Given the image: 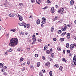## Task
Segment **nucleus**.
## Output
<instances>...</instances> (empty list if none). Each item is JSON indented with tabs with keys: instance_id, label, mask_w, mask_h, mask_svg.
I'll use <instances>...</instances> for the list:
<instances>
[{
	"instance_id": "obj_1",
	"label": "nucleus",
	"mask_w": 76,
	"mask_h": 76,
	"mask_svg": "<svg viewBox=\"0 0 76 76\" xmlns=\"http://www.w3.org/2000/svg\"><path fill=\"white\" fill-rule=\"evenodd\" d=\"M18 39L17 38H12L10 40L9 45L10 47H14L18 44Z\"/></svg>"
},
{
	"instance_id": "obj_2",
	"label": "nucleus",
	"mask_w": 76,
	"mask_h": 76,
	"mask_svg": "<svg viewBox=\"0 0 76 76\" xmlns=\"http://www.w3.org/2000/svg\"><path fill=\"white\" fill-rule=\"evenodd\" d=\"M67 25H66V24H64V27L62 29V30L63 31H66V29H67Z\"/></svg>"
},
{
	"instance_id": "obj_3",
	"label": "nucleus",
	"mask_w": 76,
	"mask_h": 76,
	"mask_svg": "<svg viewBox=\"0 0 76 76\" xmlns=\"http://www.w3.org/2000/svg\"><path fill=\"white\" fill-rule=\"evenodd\" d=\"M63 11H64V8H61L59 10H58V13H61L63 12Z\"/></svg>"
},
{
	"instance_id": "obj_4",
	"label": "nucleus",
	"mask_w": 76,
	"mask_h": 76,
	"mask_svg": "<svg viewBox=\"0 0 76 76\" xmlns=\"http://www.w3.org/2000/svg\"><path fill=\"white\" fill-rule=\"evenodd\" d=\"M18 15L19 18V19L20 20V21H22V20H23V17L21 16H20V15H19V14H18Z\"/></svg>"
},
{
	"instance_id": "obj_5",
	"label": "nucleus",
	"mask_w": 76,
	"mask_h": 76,
	"mask_svg": "<svg viewBox=\"0 0 76 76\" xmlns=\"http://www.w3.org/2000/svg\"><path fill=\"white\" fill-rule=\"evenodd\" d=\"M73 60L75 61L74 62L75 65H76V56H75L73 58Z\"/></svg>"
},
{
	"instance_id": "obj_6",
	"label": "nucleus",
	"mask_w": 76,
	"mask_h": 76,
	"mask_svg": "<svg viewBox=\"0 0 76 76\" xmlns=\"http://www.w3.org/2000/svg\"><path fill=\"white\" fill-rule=\"evenodd\" d=\"M9 16L11 18H13V17L15 16V14L13 13H10L9 15Z\"/></svg>"
},
{
	"instance_id": "obj_7",
	"label": "nucleus",
	"mask_w": 76,
	"mask_h": 76,
	"mask_svg": "<svg viewBox=\"0 0 76 76\" xmlns=\"http://www.w3.org/2000/svg\"><path fill=\"white\" fill-rule=\"evenodd\" d=\"M54 7H52L51 8V12L52 13H54Z\"/></svg>"
},
{
	"instance_id": "obj_8",
	"label": "nucleus",
	"mask_w": 76,
	"mask_h": 76,
	"mask_svg": "<svg viewBox=\"0 0 76 76\" xmlns=\"http://www.w3.org/2000/svg\"><path fill=\"white\" fill-rule=\"evenodd\" d=\"M74 47H74V46L73 45H71L70 46V50H73V49L74 48Z\"/></svg>"
},
{
	"instance_id": "obj_9",
	"label": "nucleus",
	"mask_w": 76,
	"mask_h": 76,
	"mask_svg": "<svg viewBox=\"0 0 76 76\" xmlns=\"http://www.w3.org/2000/svg\"><path fill=\"white\" fill-rule=\"evenodd\" d=\"M58 20V18L57 16H55V18L53 19V20L54 21H55V20Z\"/></svg>"
},
{
	"instance_id": "obj_10",
	"label": "nucleus",
	"mask_w": 76,
	"mask_h": 76,
	"mask_svg": "<svg viewBox=\"0 0 76 76\" xmlns=\"http://www.w3.org/2000/svg\"><path fill=\"white\" fill-rule=\"evenodd\" d=\"M33 40H34V41H36V39H37V37H35V36L34 34L33 35Z\"/></svg>"
},
{
	"instance_id": "obj_11",
	"label": "nucleus",
	"mask_w": 76,
	"mask_h": 76,
	"mask_svg": "<svg viewBox=\"0 0 76 76\" xmlns=\"http://www.w3.org/2000/svg\"><path fill=\"white\" fill-rule=\"evenodd\" d=\"M37 25H39L40 24V21L39 19H38L37 20Z\"/></svg>"
},
{
	"instance_id": "obj_12",
	"label": "nucleus",
	"mask_w": 76,
	"mask_h": 76,
	"mask_svg": "<svg viewBox=\"0 0 76 76\" xmlns=\"http://www.w3.org/2000/svg\"><path fill=\"white\" fill-rule=\"evenodd\" d=\"M74 4V1L73 0H71L70 1V4L71 6H73Z\"/></svg>"
},
{
	"instance_id": "obj_13",
	"label": "nucleus",
	"mask_w": 76,
	"mask_h": 76,
	"mask_svg": "<svg viewBox=\"0 0 76 76\" xmlns=\"http://www.w3.org/2000/svg\"><path fill=\"white\" fill-rule=\"evenodd\" d=\"M9 51L7 50H5V51L4 52L5 54V55H7Z\"/></svg>"
},
{
	"instance_id": "obj_14",
	"label": "nucleus",
	"mask_w": 76,
	"mask_h": 76,
	"mask_svg": "<svg viewBox=\"0 0 76 76\" xmlns=\"http://www.w3.org/2000/svg\"><path fill=\"white\" fill-rule=\"evenodd\" d=\"M18 51H22V48H19L18 49Z\"/></svg>"
},
{
	"instance_id": "obj_15",
	"label": "nucleus",
	"mask_w": 76,
	"mask_h": 76,
	"mask_svg": "<svg viewBox=\"0 0 76 76\" xmlns=\"http://www.w3.org/2000/svg\"><path fill=\"white\" fill-rule=\"evenodd\" d=\"M47 49H48V47H47V46H45L44 47L43 50L45 51V50H47Z\"/></svg>"
},
{
	"instance_id": "obj_16",
	"label": "nucleus",
	"mask_w": 76,
	"mask_h": 76,
	"mask_svg": "<svg viewBox=\"0 0 76 76\" xmlns=\"http://www.w3.org/2000/svg\"><path fill=\"white\" fill-rule=\"evenodd\" d=\"M62 61H63L65 62V63H66V62H67V60H66V59L65 58H63L62 59Z\"/></svg>"
},
{
	"instance_id": "obj_17",
	"label": "nucleus",
	"mask_w": 76,
	"mask_h": 76,
	"mask_svg": "<svg viewBox=\"0 0 76 76\" xmlns=\"http://www.w3.org/2000/svg\"><path fill=\"white\" fill-rule=\"evenodd\" d=\"M60 40L61 42H63V41H64V38H61Z\"/></svg>"
},
{
	"instance_id": "obj_18",
	"label": "nucleus",
	"mask_w": 76,
	"mask_h": 76,
	"mask_svg": "<svg viewBox=\"0 0 76 76\" xmlns=\"http://www.w3.org/2000/svg\"><path fill=\"white\" fill-rule=\"evenodd\" d=\"M10 31H12V32H16V29H11L10 30Z\"/></svg>"
},
{
	"instance_id": "obj_19",
	"label": "nucleus",
	"mask_w": 76,
	"mask_h": 76,
	"mask_svg": "<svg viewBox=\"0 0 76 76\" xmlns=\"http://www.w3.org/2000/svg\"><path fill=\"white\" fill-rule=\"evenodd\" d=\"M42 19L43 21H46V18H42Z\"/></svg>"
},
{
	"instance_id": "obj_20",
	"label": "nucleus",
	"mask_w": 76,
	"mask_h": 76,
	"mask_svg": "<svg viewBox=\"0 0 76 76\" xmlns=\"http://www.w3.org/2000/svg\"><path fill=\"white\" fill-rule=\"evenodd\" d=\"M49 75H50V76H53V72L52 71H50L49 72Z\"/></svg>"
},
{
	"instance_id": "obj_21",
	"label": "nucleus",
	"mask_w": 76,
	"mask_h": 76,
	"mask_svg": "<svg viewBox=\"0 0 76 76\" xmlns=\"http://www.w3.org/2000/svg\"><path fill=\"white\" fill-rule=\"evenodd\" d=\"M50 50H47L46 51V53L48 54H50Z\"/></svg>"
},
{
	"instance_id": "obj_22",
	"label": "nucleus",
	"mask_w": 76,
	"mask_h": 76,
	"mask_svg": "<svg viewBox=\"0 0 76 76\" xmlns=\"http://www.w3.org/2000/svg\"><path fill=\"white\" fill-rule=\"evenodd\" d=\"M27 63L28 65H29V64H30L31 63V61H30L29 60H28L27 61Z\"/></svg>"
},
{
	"instance_id": "obj_23",
	"label": "nucleus",
	"mask_w": 76,
	"mask_h": 76,
	"mask_svg": "<svg viewBox=\"0 0 76 76\" xmlns=\"http://www.w3.org/2000/svg\"><path fill=\"white\" fill-rule=\"evenodd\" d=\"M54 66L55 67H56V68H58V64H56Z\"/></svg>"
},
{
	"instance_id": "obj_24",
	"label": "nucleus",
	"mask_w": 76,
	"mask_h": 76,
	"mask_svg": "<svg viewBox=\"0 0 76 76\" xmlns=\"http://www.w3.org/2000/svg\"><path fill=\"white\" fill-rule=\"evenodd\" d=\"M66 34V32H64L61 34L63 36H64Z\"/></svg>"
},
{
	"instance_id": "obj_25",
	"label": "nucleus",
	"mask_w": 76,
	"mask_h": 76,
	"mask_svg": "<svg viewBox=\"0 0 76 76\" xmlns=\"http://www.w3.org/2000/svg\"><path fill=\"white\" fill-rule=\"evenodd\" d=\"M66 48H69V44L66 43Z\"/></svg>"
},
{
	"instance_id": "obj_26",
	"label": "nucleus",
	"mask_w": 76,
	"mask_h": 76,
	"mask_svg": "<svg viewBox=\"0 0 76 76\" xmlns=\"http://www.w3.org/2000/svg\"><path fill=\"white\" fill-rule=\"evenodd\" d=\"M40 62H38L37 63V67H39V66H40Z\"/></svg>"
},
{
	"instance_id": "obj_27",
	"label": "nucleus",
	"mask_w": 76,
	"mask_h": 76,
	"mask_svg": "<svg viewBox=\"0 0 76 76\" xmlns=\"http://www.w3.org/2000/svg\"><path fill=\"white\" fill-rule=\"evenodd\" d=\"M58 33L59 34H61V33H62V31L59 30L58 31Z\"/></svg>"
},
{
	"instance_id": "obj_28",
	"label": "nucleus",
	"mask_w": 76,
	"mask_h": 76,
	"mask_svg": "<svg viewBox=\"0 0 76 76\" xmlns=\"http://www.w3.org/2000/svg\"><path fill=\"white\" fill-rule=\"evenodd\" d=\"M41 23H43V24H45L46 22L45 21H43L41 22Z\"/></svg>"
},
{
	"instance_id": "obj_29",
	"label": "nucleus",
	"mask_w": 76,
	"mask_h": 76,
	"mask_svg": "<svg viewBox=\"0 0 76 76\" xmlns=\"http://www.w3.org/2000/svg\"><path fill=\"white\" fill-rule=\"evenodd\" d=\"M18 24L20 26H22L23 25V23H19Z\"/></svg>"
},
{
	"instance_id": "obj_30",
	"label": "nucleus",
	"mask_w": 76,
	"mask_h": 76,
	"mask_svg": "<svg viewBox=\"0 0 76 76\" xmlns=\"http://www.w3.org/2000/svg\"><path fill=\"white\" fill-rule=\"evenodd\" d=\"M62 69H63V67H62V66H60L59 68V70H61V71H62Z\"/></svg>"
},
{
	"instance_id": "obj_31",
	"label": "nucleus",
	"mask_w": 76,
	"mask_h": 76,
	"mask_svg": "<svg viewBox=\"0 0 76 76\" xmlns=\"http://www.w3.org/2000/svg\"><path fill=\"white\" fill-rule=\"evenodd\" d=\"M48 59L50 61H52V60H53V59H52V58H50V57H48Z\"/></svg>"
},
{
	"instance_id": "obj_32",
	"label": "nucleus",
	"mask_w": 76,
	"mask_h": 76,
	"mask_svg": "<svg viewBox=\"0 0 76 76\" xmlns=\"http://www.w3.org/2000/svg\"><path fill=\"white\" fill-rule=\"evenodd\" d=\"M66 37H67V38L69 39V38H70V35H68L66 36Z\"/></svg>"
},
{
	"instance_id": "obj_33",
	"label": "nucleus",
	"mask_w": 76,
	"mask_h": 76,
	"mask_svg": "<svg viewBox=\"0 0 76 76\" xmlns=\"http://www.w3.org/2000/svg\"><path fill=\"white\" fill-rule=\"evenodd\" d=\"M9 51L10 52H12V51H13V49L12 48H10L9 49Z\"/></svg>"
},
{
	"instance_id": "obj_34",
	"label": "nucleus",
	"mask_w": 76,
	"mask_h": 76,
	"mask_svg": "<svg viewBox=\"0 0 76 76\" xmlns=\"http://www.w3.org/2000/svg\"><path fill=\"white\" fill-rule=\"evenodd\" d=\"M31 1L32 3H35V0H31Z\"/></svg>"
},
{
	"instance_id": "obj_35",
	"label": "nucleus",
	"mask_w": 76,
	"mask_h": 76,
	"mask_svg": "<svg viewBox=\"0 0 76 76\" xmlns=\"http://www.w3.org/2000/svg\"><path fill=\"white\" fill-rule=\"evenodd\" d=\"M23 60V58H21L20 59V61H22Z\"/></svg>"
},
{
	"instance_id": "obj_36",
	"label": "nucleus",
	"mask_w": 76,
	"mask_h": 76,
	"mask_svg": "<svg viewBox=\"0 0 76 76\" xmlns=\"http://www.w3.org/2000/svg\"><path fill=\"white\" fill-rule=\"evenodd\" d=\"M47 3H48V4L50 3V1L49 0H47Z\"/></svg>"
},
{
	"instance_id": "obj_37",
	"label": "nucleus",
	"mask_w": 76,
	"mask_h": 76,
	"mask_svg": "<svg viewBox=\"0 0 76 76\" xmlns=\"http://www.w3.org/2000/svg\"><path fill=\"white\" fill-rule=\"evenodd\" d=\"M51 56L52 57H54V54L53 53L51 54Z\"/></svg>"
},
{
	"instance_id": "obj_38",
	"label": "nucleus",
	"mask_w": 76,
	"mask_h": 76,
	"mask_svg": "<svg viewBox=\"0 0 76 76\" xmlns=\"http://www.w3.org/2000/svg\"><path fill=\"white\" fill-rule=\"evenodd\" d=\"M57 50H58V51H60L61 50V48H60V47L57 48Z\"/></svg>"
},
{
	"instance_id": "obj_39",
	"label": "nucleus",
	"mask_w": 76,
	"mask_h": 76,
	"mask_svg": "<svg viewBox=\"0 0 76 76\" xmlns=\"http://www.w3.org/2000/svg\"><path fill=\"white\" fill-rule=\"evenodd\" d=\"M48 8V7L47 6H45V7L43 9L44 10H45V9H47Z\"/></svg>"
},
{
	"instance_id": "obj_40",
	"label": "nucleus",
	"mask_w": 76,
	"mask_h": 76,
	"mask_svg": "<svg viewBox=\"0 0 76 76\" xmlns=\"http://www.w3.org/2000/svg\"><path fill=\"white\" fill-rule=\"evenodd\" d=\"M37 41L38 42H41V41H42V40L41 39H38Z\"/></svg>"
},
{
	"instance_id": "obj_41",
	"label": "nucleus",
	"mask_w": 76,
	"mask_h": 76,
	"mask_svg": "<svg viewBox=\"0 0 76 76\" xmlns=\"http://www.w3.org/2000/svg\"><path fill=\"white\" fill-rule=\"evenodd\" d=\"M35 57H38V54H36L35 55Z\"/></svg>"
},
{
	"instance_id": "obj_42",
	"label": "nucleus",
	"mask_w": 76,
	"mask_h": 76,
	"mask_svg": "<svg viewBox=\"0 0 76 76\" xmlns=\"http://www.w3.org/2000/svg\"><path fill=\"white\" fill-rule=\"evenodd\" d=\"M25 70V68L23 67L22 68L21 70L22 71H23V70Z\"/></svg>"
},
{
	"instance_id": "obj_43",
	"label": "nucleus",
	"mask_w": 76,
	"mask_h": 76,
	"mask_svg": "<svg viewBox=\"0 0 76 76\" xmlns=\"http://www.w3.org/2000/svg\"><path fill=\"white\" fill-rule=\"evenodd\" d=\"M42 59L43 60H45V58L44 56H42Z\"/></svg>"
},
{
	"instance_id": "obj_44",
	"label": "nucleus",
	"mask_w": 76,
	"mask_h": 76,
	"mask_svg": "<svg viewBox=\"0 0 76 76\" xmlns=\"http://www.w3.org/2000/svg\"><path fill=\"white\" fill-rule=\"evenodd\" d=\"M39 75L40 76H43V75H42V74L41 72H40Z\"/></svg>"
},
{
	"instance_id": "obj_45",
	"label": "nucleus",
	"mask_w": 76,
	"mask_h": 76,
	"mask_svg": "<svg viewBox=\"0 0 76 76\" xmlns=\"http://www.w3.org/2000/svg\"><path fill=\"white\" fill-rule=\"evenodd\" d=\"M19 5L20 6H23V4H22V3H20L19 4Z\"/></svg>"
},
{
	"instance_id": "obj_46",
	"label": "nucleus",
	"mask_w": 76,
	"mask_h": 76,
	"mask_svg": "<svg viewBox=\"0 0 76 76\" xmlns=\"http://www.w3.org/2000/svg\"><path fill=\"white\" fill-rule=\"evenodd\" d=\"M53 39L54 41H56V40H57V39H56V38H54Z\"/></svg>"
},
{
	"instance_id": "obj_47",
	"label": "nucleus",
	"mask_w": 76,
	"mask_h": 76,
	"mask_svg": "<svg viewBox=\"0 0 76 76\" xmlns=\"http://www.w3.org/2000/svg\"><path fill=\"white\" fill-rule=\"evenodd\" d=\"M26 25L27 28H29V24H27Z\"/></svg>"
},
{
	"instance_id": "obj_48",
	"label": "nucleus",
	"mask_w": 76,
	"mask_h": 76,
	"mask_svg": "<svg viewBox=\"0 0 76 76\" xmlns=\"http://www.w3.org/2000/svg\"><path fill=\"white\" fill-rule=\"evenodd\" d=\"M3 68L4 69H7V66H4Z\"/></svg>"
},
{
	"instance_id": "obj_49",
	"label": "nucleus",
	"mask_w": 76,
	"mask_h": 76,
	"mask_svg": "<svg viewBox=\"0 0 76 76\" xmlns=\"http://www.w3.org/2000/svg\"><path fill=\"white\" fill-rule=\"evenodd\" d=\"M72 45L74 46H75V47H76V43L73 44Z\"/></svg>"
},
{
	"instance_id": "obj_50",
	"label": "nucleus",
	"mask_w": 76,
	"mask_h": 76,
	"mask_svg": "<svg viewBox=\"0 0 76 76\" xmlns=\"http://www.w3.org/2000/svg\"><path fill=\"white\" fill-rule=\"evenodd\" d=\"M5 71L4 69H1V71L2 72H4Z\"/></svg>"
},
{
	"instance_id": "obj_51",
	"label": "nucleus",
	"mask_w": 76,
	"mask_h": 76,
	"mask_svg": "<svg viewBox=\"0 0 76 76\" xmlns=\"http://www.w3.org/2000/svg\"><path fill=\"white\" fill-rule=\"evenodd\" d=\"M3 74L4 75H5V76H6L7 75L6 72H4V73H3Z\"/></svg>"
},
{
	"instance_id": "obj_52",
	"label": "nucleus",
	"mask_w": 76,
	"mask_h": 76,
	"mask_svg": "<svg viewBox=\"0 0 76 76\" xmlns=\"http://www.w3.org/2000/svg\"><path fill=\"white\" fill-rule=\"evenodd\" d=\"M71 66H72V67H74V64H73V63H72L71 64Z\"/></svg>"
},
{
	"instance_id": "obj_53",
	"label": "nucleus",
	"mask_w": 76,
	"mask_h": 76,
	"mask_svg": "<svg viewBox=\"0 0 76 76\" xmlns=\"http://www.w3.org/2000/svg\"><path fill=\"white\" fill-rule=\"evenodd\" d=\"M69 25L70 26H73V24L72 23H71V24H69Z\"/></svg>"
},
{
	"instance_id": "obj_54",
	"label": "nucleus",
	"mask_w": 76,
	"mask_h": 76,
	"mask_svg": "<svg viewBox=\"0 0 76 76\" xmlns=\"http://www.w3.org/2000/svg\"><path fill=\"white\" fill-rule=\"evenodd\" d=\"M65 52H66V51L65 50H63V53L64 54H65Z\"/></svg>"
},
{
	"instance_id": "obj_55",
	"label": "nucleus",
	"mask_w": 76,
	"mask_h": 76,
	"mask_svg": "<svg viewBox=\"0 0 76 76\" xmlns=\"http://www.w3.org/2000/svg\"><path fill=\"white\" fill-rule=\"evenodd\" d=\"M69 56H72V54L71 53H70L69 54Z\"/></svg>"
},
{
	"instance_id": "obj_56",
	"label": "nucleus",
	"mask_w": 76,
	"mask_h": 76,
	"mask_svg": "<svg viewBox=\"0 0 76 76\" xmlns=\"http://www.w3.org/2000/svg\"><path fill=\"white\" fill-rule=\"evenodd\" d=\"M21 35H24V33L23 32H21Z\"/></svg>"
},
{
	"instance_id": "obj_57",
	"label": "nucleus",
	"mask_w": 76,
	"mask_h": 76,
	"mask_svg": "<svg viewBox=\"0 0 76 76\" xmlns=\"http://www.w3.org/2000/svg\"><path fill=\"white\" fill-rule=\"evenodd\" d=\"M51 29H53L54 30V27L53 26H52L51 27Z\"/></svg>"
},
{
	"instance_id": "obj_58",
	"label": "nucleus",
	"mask_w": 76,
	"mask_h": 76,
	"mask_svg": "<svg viewBox=\"0 0 76 76\" xmlns=\"http://www.w3.org/2000/svg\"><path fill=\"white\" fill-rule=\"evenodd\" d=\"M67 52L68 53H70V50H67Z\"/></svg>"
},
{
	"instance_id": "obj_59",
	"label": "nucleus",
	"mask_w": 76,
	"mask_h": 76,
	"mask_svg": "<svg viewBox=\"0 0 76 76\" xmlns=\"http://www.w3.org/2000/svg\"><path fill=\"white\" fill-rule=\"evenodd\" d=\"M42 72L43 73H45V70H42Z\"/></svg>"
},
{
	"instance_id": "obj_60",
	"label": "nucleus",
	"mask_w": 76,
	"mask_h": 76,
	"mask_svg": "<svg viewBox=\"0 0 76 76\" xmlns=\"http://www.w3.org/2000/svg\"><path fill=\"white\" fill-rule=\"evenodd\" d=\"M31 69H34V66L33 65H31Z\"/></svg>"
},
{
	"instance_id": "obj_61",
	"label": "nucleus",
	"mask_w": 76,
	"mask_h": 76,
	"mask_svg": "<svg viewBox=\"0 0 76 76\" xmlns=\"http://www.w3.org/2000/svg\"><path fill=\"white\" fill-rule=\"evenodd\" d=\"M54 31V29H52V28H51V32H53Z\"/></svg>"
},
{
	"instance_id": "obj_62",
	"label": "nucleus",
	"mask_w": 76,
	"mask_h": 76,
	"mask_svg": "<svg viewBox=\"0 0 76 76\" xmlns=\"http://www.w3.org/2000/svg\"><path fill=\"white\" fill-rule=\"evenodd\" d=\"M55 7H56V8H58V5H55Z\"/></svg>"
},
{
	"instance_id": "obj_63",
	"label": "nucleus",
	"mask_w": 76,
	"mask_h": 76,
	"mask_svg": "<svg viewBox=\"0 0 76 76\" xmlns=\"http://www.w3.org/2000/svg\"><path fill=\"white\" fill-rule=\"evenodd\" d=\"M3 64L2 63H0V66H3Z\"/></svg>"
},
{
	"instance_id": "obj_64",
	"label": "nucleus",
	"mask_w": 76,
	"mask_h": 76,
	"mask_svg": "<svg viewBox=\"0 0 76 76\" xmlns=\"http://www.w3.org/2000/svg\"><path fill=\"white\" fill-rule=\"evenodd\" d=\"M50 52H52L53 51V49H52V48H51L50 49Z\"/></svg>"
}]
</instances>
